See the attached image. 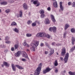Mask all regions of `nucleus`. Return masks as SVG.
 <instances>
[{
    "mask_svg": "<svg viewBox=\"0 0 75 75\" xmlns=\"http://www.w3.org/2000/svg\"><path fill=\"white\" fill-rule=\"evenodd\" d=\"M39 42L35 40H33V42L31 43V46L32 47H30V50L32 51H35V48H36L38 45Z\"/></svg>",
    "mask_w": 75,
    "mask_h": 75,
    "instance_id": "nucleus-1",
    "label": "nucleus"
},
{
    "mask_svg": "<svg viewBox=\"0 0 75 75\" xmlns=\"http://www.w3.org/2000/svg\"><path fill=\"white\" fill-rule=\"evenodd\" d=\"M41 70V67H38L36 70V71L35 72V73L34 74V75H39Z\"/></svg>",
    "mask_w": 75,
    "mask_h": 75,
    "instance_id": "nucleus-2",
    "label": "nucleus"
},
{
    "mask_svg": "<svg viewBox=\"0 0 75 75\" xmlns=\"http://www.w3.org/2000/svg\"><path fill=\"white\" fill-rule=\"evenodd\" d=\"M46 35V33H39L36 35L37 37H45Z\"/></svg>",
    "mask_w": 75,
    "mask_h": 75,
    "instance_id": "nucleus-3",
    "label": "nucleus"
},
{
    "mask_svg": "<svg viewBox=\"0 0 75 75\" xmlns=\"http://www.w3.org/2000/svg\"><path fill=\"white\" fill-rule=\"evenodd\" d=\"M69 58V53L68 52L66 54L65 56L64 57V61H65L64 63H67L68 62V60Z\"/></svg>",
    "mask_w": 75,
    "mask_h": 75,
    "instance_id": "nucleus-4",
    "label": "nucleus"
},
{
    "mask_svg": "<svg viewBox=\"0 0 75 75\" xmlns=\"http://www.w3.org/2000/svg\"><path fill=\"white\" fill-rule=\"evenodd\" d=\"M51 69L49 67H47L45 69V70H44L43 71V74H46L47 72H48L51 71Z\"/></svg>",
    "mask_w": 75,
    "mask_h": 75,
    "instance_id": "nucleus-5",
    "label": "nucleus"
},
{
    "mask_svg": "<svg viewBox=\"0 0 75 75\" xmlns=\"http://www.w3.org/2000/svg\"><path fill=\"white\" fill-rule=\"evenodd\" d=\"M66 50H65V47L63 48L61 52L62 56H64V55L66 54Z\"/></svg>",
    "mask_w": 75,
    "mask_h": 75,
    "instance_id": "nucleus-6",
    "label": "nucleus"
},
{
    "mask_svg": "<svg viewBox=\"0 0 75 75\" xmlns=\"http://www.w3.org/2000/svg\"><path fill=\"white\" fill-rule=\"evenodd\" d=\"M21 54V52L20 51H18L16 53H15V55L16 57H18L20 56Z\"/></svg>",
    "mask_w": 75,
    "mask_h": 75,
    "instance_id": "nucleus-7",
    "label": "nucleus"
},
{
    "mask_svg": "<svg viewBox=\"0 0 75 75\" xmlns=\"http://www.w3.org/2000/svg\"><path fill=\"white\" fill-rule=\"evenodd\" d=\"M45 23L46 24H49L50 23V20H49V19H48V18H47L45 19Z\"/></svg>",
    "mask_w": 75,
    "mask_h": 75,
    "instance_id": "nucleus-8",
    "label": "nucleus"
},
{
    "mask_svg": "<svg viewBox=\"0 0 75 75\" xmlns=\"http://www.w3.org/2000/svg\"><path fill=\"white\" fill-rule=\"evenodd\" d=\"M50 53L49 54V56H51L52 54H53L54 52V50H53L51 49L50 50Z\"/></svg>",
    "mask_w": 75,
    "mask_h": 75,
    "instance_id": "nucleus-9",
    "label": "nucleus"
},
{
    "mask_svg": "<svg viewBox=\"0 0 75 75\" xmlns=\"http://www.w3.org/2000/svg\"><path fill=\"white\" fill-rule=\"evenodd\" d=\"M23 56L24 58H28V59H29V58H28V57L27 54H26V53L25 52L23 54Z\"/></svg>",
    "mask_w": 75,
    "mask_h": 75,
    "instance_id": "nucleus-10",
    "label": "nucleus"
},
{
    "mask_svg": "<svg viewBox=\"0 0 75 75\" xmlns=\"http://www.w3.org/2000/svg\"><path fill=\"white\" fill-rule=\"evenodd\" d=\"M23 7L25 10H27L28 8L27 5L25 3H24L23 5Z\"/></svg>",
    "mask_w": 75,
    "mask_h": 75,
    "instance_id": "nucleus-11",
    "label": "nucleus"
},
{
    "mask_svg": "<svg viewBox=\"0 0 75 75\" xmlns=\"http://www.w3.org/2000/svg\"><path fill=\"white\" fill-rule=\"evenodd\" d=\"M11 67L13 71H16V68L14 66V65L12 64H11Z\"/></svg>",
    "mask_w": 75,
    "mask_h": 75,
    "instance_id": "nucleus-12",
    "label": "nucleus"
},
{
    "mask_svg": "<svg viewBox=\"0 0 75 75\" xmlns=\"http://www.w3.org/2000/svg\"><path fill=\"white\" fill-rule=\"evenodd\" d=\"M36 23H38V21H35V22L33 23L32 24V27H35V26H36Z\"/></svg>",
    "mask_w": 75,
    "mask_h": 75,
    "instance_id": "nucleus-13",
    "label": "nucleus"
},
{
    "mask_svg": "<svg viewBox=\"0 0 75 75\" xmlns=\"http://www.w3.org/2000/svg\"><path fill=\"white\" fill-rule=\"evenodd\" d=\"M15 66L16 67L18 68V69H24V68L22 67L21 66H19L18 65H16Z\"/></svg>",
    "mask_w": 75,
    "mask_h": 75,
    "instance_id": "nucleus-14",
    "label": "nucleus"
},
{
    "mask_svg": "<svg viewBox=\"0 0 75 75\" xmlns=\"http://www.w3.org/2000/svg\"><path fill=\"white\" fill-rule=\"evenodd\" d=\"M69 27V24L68 23L66 24L64 27L65 30H66L67 29V28H68Z\"/></svg>",
    "mask_w": 75,
    "mask_h": 75,
    "instance_id": "nucleus-15",
    "label": "nucleus"
},
{
    "mask_svg": "<svg viewBox=\"0 0 75 75\" xmlns=\"http://www.w3.org/2000/svg\"><path fill=\"white\" fill-rule=\"evenodd\" d=\"M51 17L52 18V20L53 22H55L56 21L55 19V18H54V16H53V15H51Z\"/></svg>",
    "mask_w": 75,
    "mask_h": 75,
    "instance_id": "nucleus-16",
    "label": "nucleus"
},
{
    "mask_svg": "<svg viewBox=\"0 0 75 75\" xmlns=\"http://www.w3.org/2000/svg\"><path fill=\"white\" fill-rule=\"evenodd\" d=\"M52 30L53 33H56V31H57V28L56 27L54 26L52 28Z\"/></svg>",
    "mask_w": 75,
    "mask_h": 75,
    "instance_id": "nucleus-17",
    "label": "nucleus"
},
{
    "mask_svg": "<svg viewBox=\"0 0 75 75\" xmlns=\"http://www.w3.org/2000/svg\"><path fill=\"white\" fill-rule=\"evenodd\" d=\"M54 65L55 67H57L58 65V62L57 60H56L54 61Z\"/></svg>",
    "mask_w": 75,
    "mask_h": 75,
    "instance_id": "nucleus-18",
    "label": "nucleus"
},
{
    "mask_svg": "<svg viewBox=\"0 0 75 75\" xmlns=\"http://www.w3.org/2000/svg\"><path fill=\"white\" fill-rule=\"evenodd\" d=\"M59 7L60 9L59 10V11H60V12H61V10L62 11L64 10V7H63V6H62V5L60 6Z\"/></svg>",
    "mask_w": 75,
    "mask_h": 75,
    "instance_id": "nucleus-19",
    "label": "nucleus"
},
{
    "mask_svg": "<svg viewBox=\"0 0 75 75\" xmlns=\"http://www.w3.org/2000/svg\"><path fill=\"white\" fill-rule=\"evenodd\" d=\"M14 31L16 33H19V30L17 28H15L14 29Z\"/></svg>",
    "mask_w": 75,
    "mask_h": 75,
    "instance_id": "nucleus-20",
    "label": "nucleus"
},
{
    "mask_svg": "<svg viewBox=\"0 0 75 75\" xmlns=\"http://www.w3.org/2000/svg\"><path fill=\"white\" fill-rule=\"evenodd\" d=\"M7 4V2L6 1L2 2L1 3V4L3 5H6Z\"/></svg>",
    "mask_w": 75,
    "mask_h": 75,
    "instance_id": "nucleus-21",
    "label": "nucleus"
},
{
    "mask_svg": "<svg viewBox=\"0 0 75 75\" xmlns=\"http://www.w3.org/2000/svg\"><path fill=\"white\" fill-rule=\"evenodd\" d=\"M3 63L4 65L6 67H8V66H9V64H8L7 62H3Z\"/></svg>",
    "mask_w": 75,
    "mask_h": 75,
    "instance_id": "nucleus-22",
    "label": "nucleus"
},
{
    "mask_svg": "<svg viewBox=\"0 0 75 75\" xmlns=\"http://www.w3.org/2000/svg\"><path fill=\"white\" fill-rule=\"evenodd\" d=\"M71 32L72 33H73L74 34H75V29L74 28H72L71 29Z\"/></svg>",
    "mask_w": 75,
    "mask_h": 75,
    "instance_id": "nucleus-23",
    "label": "nucleus"
},
{
    "mask_svg": "<svg viewBox=\"0 0 75 75\" xmlns=\"http://www.w3.org/2000/svg\"><path fill=\"white\" fill-rule=\"evenodd\" d=\"M53 6L54 7H57V2L56 1L53 3Z\"/></svg>",
    "mask_w": 75,
    "mask_h": 75,
    "instance_id": "nucleus-24",
    "label": "nucleus"
},
{
    "mask_svg": "<svg viewBox=\"0 0 75 75\" xmlns=\"http://www.w3.org/2000/svg\"><path fill=\"white\" fill-rule=\"evenodd\" d=\"M69 74L70 75H75V72H72L71 71H69Z\"/></svg>",
    "mask_w": 75,
    "mask_h": 75,
    "instance_id": "nucleus-25",
    "label": "nucleus"
},
{
    "mask_svg": "<svg viewBox=\"0 0 75 75\" xmlns=\"http://www.w3.org/2000/svg\"><path fill=\"white\" fill-rule=\"evenodd\" d=\"M39 12H40V14H44V10H43L42 9H41V10H40V11Z\"/></svg>",
    "mask_w": 75,
    "mask_h": 75,
    "instance_id": "nucleus-26",
    "label": "nucleus"
},
{
    "mask_svg": "<svg viewBox=\"0 0 75 75\" xmlns=\"http://www.w3.org/2000/svg\"><path fill=\"white\" fill-rule=\"evenodd\" d=\"M45 44L47 47L49 48L50 49H51V47H50V46L47 43V42H45Z\"/></svg>",
    "mask_w": 75,
    "mask_h": 75,
    "instance_id": "nucleus-27",
    "label": "nucleus"
},
{
    "mask_svg": "<svg viewBox=\"0 0 75 75\" xmlns=\"http://www.w3.org/2000/svg\"><path fill=\"white\" fill-rule=\"evenodd\" d=\"M41 17L42 18H44V17H45V15L43 13V14H41Z\"/></svg>",
    "mask_w": 75,
    "mask_h": 75,
    "instance_id": "nucleus-28",
    "label": "nucleus"
},
{
    "mask_svg": "<svg viewBox=\"0 0 75 75\" xmlns=\"http://www.w3.org/2000/svg\"><path fill=\"white\" fill-rule=\"evenodd\" d=\"M20 13L19 14V16L20 17H22V15H23V12L21 11H20Z\"/></svg>",
    "mask_w": 75,
    "mask_h": 75,
    "instance_id": "nucleus-29",
    "label": "nucleus"
},
{
    "mask_svg": "<svg viewBox=\"0 0 75 75\" xmlns=\"http://www.w3.org/2000/svg\"><path fill=\"white\" fill-rule=\"evenodd\" d=\"M10 39V38L8 36H6L5 37V41H8V40Z\"/></svg>",
    "mask_w": 75,
    "mask_h": 75,
    "instance_id": "nucleus-30",
    "label": "nucleus"
},
{
    "mask_svg": "<svg viewBox=\"0 0 75 75\" xmlns=\"http://www.w3.org/2000/svg\"><path fill=\"white\" fill-rule=\"evenodd\" d=\"M0 47L1 48H5V47H6V46L4 45H0Z\"/></svg>",
    "mask_w": 75,
    "mask_h": 75,
    "instance_id": "nucleus-31",
    "label": "nucleus"
},
{
    "mask_svg": "<svg viewBox=\"0 0 75 75\" xmlns=\"http://www.w3.org/2000/svg\"><path fill=\"white\" fill-rule=\"evenodd\" d=\"M17 23L15 22H13L11 24V25H16Z\"/></svg>",
    "mask_w": 75,
    "mask_h": 75,
    "instance_id": "nucleus-32",
    "label": "nucleus"
},
{
    "mask_svg": "<svg viewBox=\"0 0 75 75\" xmlns=\"http://www.w3.org/2000/svg\"><path fill=\"white\" fill-rule=\"evenodd\" d=\"M74 50H75V46H74L71 50V51L72 52Z\"/></svg>",
    "mask_w": 75,
    "mask_h": 75,
    "instance_id": "nucleus-33",
    "label": "nucleus"
},
{
    "mask_svg": "<svg viewBox=\"0 0 75 75\" xmlns=\"http://www.w3.org/2000/svg\"><path fill=\"white\" fill-rule=\"evenodd\" d=\"M74 41H75V39H74V38H72V44L73 45H74Z\"/></svg>",
    "mask_w": 75,
    "mask_h": 75,
    "instance_id": "nucleus-34",
    "label": "nucleus"
},
{
    "mask_svg": "<svg viewBox=\"0 0 75 75\" xmlns=\"http://www.w3.org/2000/svg\"><path fill=\"white\" fill-rule=\"evenodd\" d=\"M38 1H35L33 2V3L34 4H37L38 3Z\"/></svg>",
    "mask_w": 75,
    "mask_h": 75,
    "instance_id": "nucleus-35",
    "label": "nucleus"
},
{
    "mask_svg": "<svg viewBox=\"0 0 75 75\" xmlns=\"http://www.w3.org/2000/svg\"><path fill=\"white\" fill-rule=\"evenodd\" d=\"M18 47V45L17 44H16L15 45V49H17Z\"/></svg>",
    "mask_w": 75,
    "mask_h": 75,
    "instance_id": "nucleus-36",
    "label": "nucleus"
},
{
    "mask_svg": "<svg viewBox=\"0 0 75 75\" xmlns=\"http://www.w3.org/2000/svg\"><path fill=\"white\" fill-rule=\"evenodd\" d=\"M32 35H31V34H26V36L28 37H31Z\"/></svg>",
    "mask_w": 75,
    "mask_h": 75,
    "instance_id": "nucleus-37",
    "label": "nucleus"
},
{
    "mask_svg": "<svg viewBox=\"0 0 75 75\" xmlns=\"http://www.w3.org/2000/svg\"><path fill=\"white\" fill-rule=\"evenodd\" d=\"M5 12L6 13H8L10 12V10L9 9H7L5 11Z\"/></svg>",
    "mask_w": 75,
    "mask_h": 75,
    "instance_id": "nucleus-38",
    "label": "nucleus"
},
{
    "mask_svg": "<svg viewBox=\"0 0 75 75\" xmlns=\"http://www.w3.org/2000/svg\"><path fill=\"white\" fill-rule=\"evenodd\" d=\"M66 35H67V33L66 32H64L63 35V37L64 38H65L66 37Z\"/></svg>",
    "mask_w": 75,
    "mask_h": 75,
    "instance_id": "nucleus-39",
    "label": "nucleus"
},
{
    "mask_svg": "<svg viewBox=\"0 0 75 75\" xmlns=\"http://www.w3.org/2000/svg\"><path fill=\"white\" fill-rule=\"evenodd\" d=\"M21 60L22 61H23V62H25V61H26L27 60H26V59H22Z\"/></svg>",
    "mask_w": 75,
    "mask_h": 75,
    "instance_id": "nucleus-40",
    "label": "nucleus"
},
{
    "mask_svg": "<svg viewBox=\"0 0 75 75\" xmlns=\"http://www.w3.org/2000/svg\"><path fill=\"white\" fill-rule=\"evenodd\" d=\"M32 23V21H28V24H31V23Z\"/></svg>",
    "mask_w": 75,
    "mask_h": 75,
    "instance_id": "nucleus-41",
    "label": "nucleus"
},
{
    "mask_svg": "<svg viewBox=\"0 0 75 75\" xmlns=\"http://www.w3.org/2000/svg\"><path fill=\"white\" fill-rule=\"evenodd\" d=\"M40 2H38V3H37V5H36V7H38L39 6H40Z\"/></svg>",
    "mask_w": 75,
    "mask_h": 75,
    "instance_id": "nucleus-42",
    "label": "nucleus"
},
{
    "mask_svg": "<svg viewBox=\"0 0 75 75\" xmlns=\"http://www.w3.org/2000/svg\"><path fill=\"white\" fill-rule=\"evenodd\" d=\"M11 42L10 41H7L5 42V43H6V44H10Z\"/></svg>",
    "mask_w": 75,
    "mask_h": 75,
    "instance_id": "nucleus-43",
    "label": "nucleus"
},
{
    "mask_svg": "<svg viewBox=\"0 0 75 75\" xmlns=\"http://www.w3.org/2000/svg\"><path fill=\"white\" fill-rule=\"evenodd\" d=\"M46 37L47 38H50V36L48 35H46Z\"/></svg>",
    "mask_w": 75,
    "mask_h": 75,
    "instance_id": "nucleus-44",
    "label": "nucleus"
},
{
    "mask_svg": "<svg viewBox=\"0 0 75 75\" xmlns=\"http://www.w3.org/2000/svg\"><path fill=\"white\" fill-rule=\"evenodd\" d=\"M23 46H26L27 45V43H26V42H25L23 43Z\"/></svg>",
    "mask_w": 75,
    "mask_h": 75,
    "instance_id": "nucleus-45",
    "label": "nucleus"
},
{
    "mask_svg": "<svg viewBox=\"0 0 75 75\" xmlns=\"http://www.w3.org/2000/svg\"><path fill=\"white\" fill-rule=\"evenodd\" d=\"M49 30L50 31H52V27L50 28L49 29Z\"/></svg>",
    "mask_w": 75,
    "mask_h": 75,
    "instance_id": "nucleus-46",
    "label": "nucleus"
},
{
    "mask_svg": "<svg viewBox=\"0 0 75 75\" xmlns=\"http://www.w3.org/2000/svg\"><path fill=\"white\" fill-rule=\"evenodd\" d=\"M13 2L14 1L13 0H10L9 1V3H13Z\"/></svg>",
    "mask_w": 75,
    "mask_h": 75,
    "instance_id": "nucleus-47",
    "label": "nucleus"
},
{
    "mask_svg": "<svg viewBox=\"0 0 75 75\" xmlns=\"http://www.w3.org/2000/svg\"><path fill=\"white\" fill-rule=\"evenodd\" d=\"M73 5L72 6V7H75V2H73Z\"/></svg>",
    "mask_w": 75,
    "mask_h": 75,
    "instance_id": "nucleus-48",
    "label": "nucleus"
},
{
    "mask_svg": "<svg viewBox=\"0 0 75 75\" xmlns=\"http://www.w3.org/2000/svg\"><path fill=\"white\" fill-rule=\"evenodd\" d=\"M11 50L12 51H14V48L12 47L11 48Z\"/></svg>",
    "mask_w": 75,
    "mask_h": 75,
    "instance_id": "nucleus-49",
    "label": "nucleus"
},
{
    "mask_svg": "<svg viewBox=\"0 0 75 75\" xmlns=\"http://www.w3.org/2000/svg\"><path fill=\"white\" fill-rule=\"evenodd\" d=\"M60 59L61 60V61H63V60H64V59L63 58V57H60Z\"/></svg>",
    "mask_w": 75,
    "mask_h": 75,
    "instance_id": "nucleus-50",
    "label": "nucleus"
},
{
    "mask_svg": "<svg viewBox=\"0 0 75 75\" xmlns=\"http://www.w3.org/2000/svg\"><path fill=\"white\" fill-rule=\"evenodd\" d=\"M47 10H48V11H50V10H51V8H50V7H49L47 8Z\"/></svg>",
    "mask_w": 75,
    "mask_h": 75,
    "instance_id": "nucleus-51",
    "label": "nucleus"
},
{
    "mask_svg": "<svg viewBox=\"0 0 75 75\" xmlns=\"http://www.w3.org/2000/svg\"><path fill=\"white\" fill-rule=\"evenodd\" d=\"M41 47H43L44 46V43H41L40 44Z\"/></svg>",
    "mask_w": 75,
    "mask_h": 75,
    "instance_id": "nucleus-52",
    "label": "nucleus"
},
{
    "mask_svg": "<svg viewBox=\"0 0 75 75\" xmlns=\"http://www.w3.org/2000/svg\"><path fill=\"white\" fill-rule=\"evenodd\" d=\"M48 52H47L46 51L45 52V54H48Z\"/></svg>",
    "mask_w": 75,
    "mask_h": 75,
    "instance_id": "nucleus-53",
    "label": "nucleus"
},
{
    "mask_svg": "<svg viewBox=\"0 0 75 75\" xmlns=\"http://www.w3.org/2000/svg\"><path fill=\"white\" fill-rule=\"evenodd\" d=\"M62 2H60V6H62Z\"/></svg>",
    "mask_w": 75,
    "mask_h": 75,
    "instance_id": "nucleus-54",
    "label": "nucleus"
},
{
    "mask_svg": "<svg viewBox=\"0 0 75 75\" xmlns=\"http://www.w3.org/2000/svg\"><path fill=\"white\" fill-rule=\"evenodd\" d=\"M68 4L69 6H70V5H71V3L69 2L68 3Z\"/></svg>",
    "mask_w": 75,
    "mask_h": 75,
    "instance_id": "nucleus-55",
    "label": "nucleus"
},
{
    "mask_svg": "<svg viewBox=\"0 0 75 75\" xmlns=\"http://www.w3.org/2000/svg\"><path fill=\"white\" fill-rule=\"evenodd\" d=\"M7 51H8V50H7V49L5 50L4 51V52L6 53V52H7Z\"/></svg>",
    "mask_w": 75,
    "mask_h": 75,
    "instance_id": "nucleus-56",
    "label": "nucleus"
},
{
    "mask_svg": "<svg viewBox=\"0 0 75 75\" xmlns=\"http://www.w3.org/2000/svg\"><path fill=\"white\" fill-rule=\"evenodd\" d=\"M55 44V42H53L52 43V45H54Z\"/></svg>",
    "mask_w": 75,
    "mask_h": 75,
    "instance_id": "nucleus-57",
    "label": "nucleus"
},
{
    "mask_svg": "<svg viewBox=\"0 0 75 75\" xmlns=\"http://www.w3.org/2000/svg\"><path fill=\"white\" fill-rule=\"evenodd\" d=\"M58 70L57 69H56L55 70V72H56V73H57V72H58Z\"/></svg>",
    "mask_w": 75,
    "mask_h": 75,
    "instance_id": "nucleus-58",
    "label": "nucleus"
},
{
    "mask_svg": "<svg viewBox=\"0 0 75 75\" xmlns=\"http://www.w3.org/2000/svg\"><path fill=\"white\" fill-rule=\"evenodd\" d=\"M39 66H40V67H41V66H42V63H40L39 64Z\"/></svg>",
    "mask_w": 75,
    "mask_h": 75,
    "instance_id": "nucleus-59",
    "label": "nucleus"
},
{
    "mask_svg": "<svg viewBox=\"0 0 75 75\" xmlns=\"http://www.w3.org/2000/svg\"><path fill=\"white\" fill-rule=\"evenodd\" d=\"M27 51H28V52H30V50H29L28 49H27Z\"/></svg>",
    "mask_w": 75,
    "mask_h": 75,
    "instance_id": "nucleus-60",
    "label": "nucleus"
},
{
    "mask_svg": "<svg viewBox=\"0 0 75 75\" xmlns=\"http://www.w3.org/2000/svg\"><path fill=\"white\" fill-rule=\"evenodd\" d=\"M26 47H29V45H28V44H26Z\"/></svg>",
    "mask_w": 75,
    "mask_h": 75,
    "instance_id": "nucleus-61",
    "label": "nucleus"
},
{
    "mask_svg": "<svg viewBox=\"0 0 75 75\" xmlns=\"http://www.w3.org/2000/svg\"><path fill=\"white\" fill-rule=\"evenodd\" d=\"M56 54H57V55H59V54H58V52H56Z\"/></svg>",
    "mask_w": 75,
    "mask_h": 75,
    "instance_id": "nucleus-62",
    "label": "nucleus"
},
{
    "mask_svg": "<svg viewBox=\"0 0 75 75\" xmlns=\"http://www.w3.org/2000/svg\"><path fill=\"white\" fill-rule=\"evenodd\" d=\"M1 66L2 67H4V64H2Z\"/></svg>",
    "mask_w": 75,
    "mask_h": 75,
    "instance_id": "nucleus-63",
    "label": "nucleus"
},
{
    "mask_svg": "<svg viewBox=\"0 0 75 75\" xmlns=\"http://www.w3.org/2000/svg\"><path fill=\"white\" fill-rule=\"evenodd\" d=\"M64 73H65V72H66V71L65 70H64Z\"/></svg>",
    "mask_w": 75,
    "mask_h": 75,
    "instance_id": "nucleus-64",
    "label": "nucleus"
}]
</instances>
